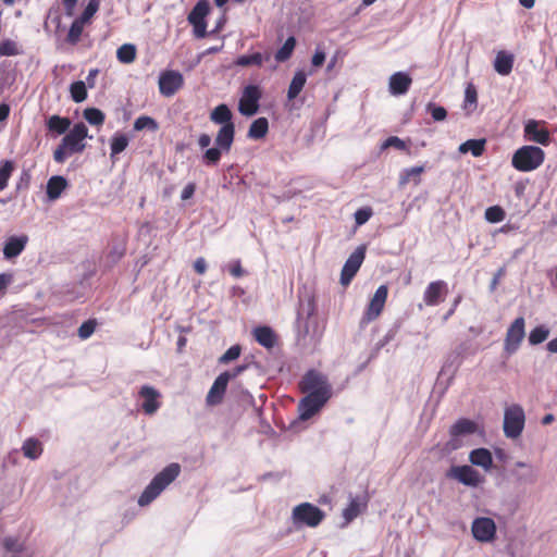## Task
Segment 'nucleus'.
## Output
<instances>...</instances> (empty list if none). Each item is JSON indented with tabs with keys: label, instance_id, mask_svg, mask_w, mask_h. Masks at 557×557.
Wrapping results in <instances>:
<instances>
[{
	"label": "nucleus",
	"instance_id": "nucleus-1",
	"mask_svg": "<svg viewBox=\"0 0 557 557\" xmlns=\"http://www.w3.org/2000/svg\"><path fill=\"white\" fill-rule=\"evenodd\" d=\"M233 113L231 109L221 103L210 113V120L214 124L221 125L215 136V145L230 152L235 138V124L232 121Z\"/></svg>",
	"mask_w": 557,
	"mask_h": 557
},
{
	"label": "nucleus",
	"instance_id": "nucleus-2",
	"mask_svg": "<svg viewBox=\"0 0 557 557\" xmlns=\"http://www.w3.org/2000/svg\"><path fill=\"white\" fill-rule=\"evenodd\" d=\"M181 472L178 463H170L161 472H159L144 490L138 498L139 506H147L154 500L161 492L169 486Z\"/></svg>",
	"mask_w": 557,
	"mask_h": 557
},
{
	"label": "nucleus",
	"instance_id": "nucleus-3",
	"mask_svg": "<svg viewBox=\"0 0 557 557\" xmlns=\"http://www.w3.org/2000/svg\"><path fill=\"white\" fill-rule=\"evenodd\" d=\"M545 152L536 146H522L515 151L511 164L520 172H531L543 164Z\"/></svg>",
	"mask_w": 557,
	"mask_h": 557
},
{
	"label": "nucleus",
	"instance_id": "nucleus-4",
	"mask_svg": "<svg viewBox=\"0 0 557 557\" xmlns=\"http://www.w3.org/2000/svg\"><path fill=\"white\" fill-rule=\"evenodd\" d=\"M525 424V413L518 404H512L505 409L503 430L507 438L516 440L521 436Z\"/></svg>",
	"mask_w": 557,
	"mask_h": 557
},
{
	"label": "nucleus",
	"instance_id": "nucleus-5",
	"mask_svg": "<svg viewBox=\"0 0 557 557\" xmlns=\"http://www.w3.org/2000/svg\"><path fill=\"white\" fill-rule=\"evenodd\" d=\"M325 518V512L311 503H301L294 507L292 519L297 527H318Z\"/></svg>",
	"mask_w": 557,
	"mask_h": 557
},
{
	"label": "nucleus",
	"instance_id": "nucleus-6",
	"mask_svg": "<svg viewBox=\"0 0 557 557\" xmlns=\"http://www.w3.org/2000/svg\"><path fill=\"white\" fill-rule=\"evenodd\" d=\"M299 388L306 394H324L325 396H332V386L329 383L326 375L317 371L309 370L305 373L299 382Z\"/></svg>",
	"mask_w": 557,
	"mask_h": 557
},
{
	"label": "nucleus",
	"instance_id": "nucleus-7",
	"mask_svg": "<svg viewBox=\"0 0 557 557\" xmlns=\"http://www.w3.org/2000/svg\"><path fill=\"white\" fill-rule=\"evenodd\" d=\"M262 98V90L258 85L244 87L239 101L238 111L244 116H252L259 111V102Z\"/></svg>",
	"mask_w": 557,
	"mask_h": 557
},
{
	"label": "nucleus",
	"instance_id": "nucleus-8",
	"mask_svg": "<svg viewBox=\"0 0 557 557\" xmlns=\"http://www.w3.org/2000/svg\"><path fill=\"white\" fill-rule=\"evenodd\" d=\"M388 296V287L387 285H381L375 290L373 297L371 298L369 305L367 306L362 318L361 324L367 325L374 320H376L384 310L386 300Z\"/></svg>",
	"mask_w": 557,
	"mask_h": 557
},
{
	"label": "nucleus",
	"instance_id": "nucleus-9",
	"mask_svg": "<svg viewBox=\"0 0 557 557\" xmlns=\"http://www.w3.org/2000/svg\"><path fill=\"white\" fill-rule=\"evenodd\" d=\"M332 396L312 393L307 394L298 404L299 419L306 421L312 418L329 401Z\"/></svg>",
	"mask_w": 557,
	"mask_h": 557
},
{
	"label": "nucleus",
	"instance_id": "nucleus-10",
	"mask_svg": "<svg viewBox=\"0 0 557 557\" xmlns=\"http://www.w3.org/2000/svg\"><path fill=\"white\" fill-rule=\"evenodd\" d=\"M364 258L366 246L357 247L356 250L348 257L341 273V284L343 286H348L350 284L359 271Z\"/></svg>",
	"mask_w": 557,
	"mask_h": 557
},
{
	"label": "nucleus",
	"instance_id": "nucleus-11",
	"mask_svg": "<svg viewBox=\"0 0 557 557\" xmlns=\"http://www.w3.org/2000/svg\"><path fill=\"white\" fill-rule=\"evenodd\" d=\"M496 530L495 521L488 517L475 518L471 525L473 537L481 543L493 542L496 537Z\"/></svg>",
	"mask_w": 557,
	"mask_h": 557
},
{
	"label": "nucleus",
	"instance_id": "nucleus-12",
	"mask_svg": "<svg viewBox=\"0 0 557 557\" xmlns=\"http://www.w3.org/2000/svg\"><path fill=\"white\" fill-rule=\"evenodd\" d=\"M524 327L525 321L523 317L516 318L509 325L504 341V348L508 354H513L519 348L525 335Z\"/></svg>",
	"mask_w": 557,
	"mask_h": 557
},
{
	"label": "nucleus",
	"instance_id": "nucleus-13",
	"mask_svg": "<svg viewBox=\"0 0 557 557\" xmlns=\"http://www.w3.org/2000/svg\"><path fill=\"white\" fill-rule=\"evenodd\" d=\"M447 479H454L467 486L475 487L482 482L481 474L470 466H453L446 471Z\"/></svg>",
	"mask_w": 557,
	"mask_h": 557
},
{
	"label": "nucleus",
	"instance_id": "nucleus-14",
	"mask_svg": "<svg viewBox=\"0 0 557 557\" xmlns=\"http://www.w3.org/2000/svg\"><path fill=\"white\" fill-rule=\"evenodd\" d=\"M159 90L162 96L172 97L184 85L183 75L173 70L163 71L159 76Z\"/></svg>",
	"mask_w": 557,
	"mask_h": 557
},
{
	"label": "nucleus",
	"instance_id": "nucleus-15",
	"mask_svg": "<svg viewBox=\"0 0 557 557\" xmlns=\"http://www.w3.org/2000/svg\"><path fill=\"white\" fill-rule=\"evenodd\" d=\"M88 136L87 126L79 122L73 126V128L62 138L61 143L63 146L70 149V151L82 152L85 148L83 140Z\"/></svg>",
	"mask_w": 557,
	"mask_h": 557
},
{
	"label": "nucleus",
	"instance_id": "nucleus-16",
	"mask_svg": "<svg viewBox=\"0 0 557 557\" xmlns=\"http://www.w3.org/2000/svg\"><path fill=\"white\" fill-rule=\"evenodd\" d=\"M544 125V121L529 120L524 125V137L529 141L547 146L550 141V134Z\"/></svg>",
	"mask_w": 557,
	"mask_h": 557
},
{
	"label": "nucleus",
	"instance_id": "nucleus-17",
	"mask_svg": "<svg viewBox=\"0 0 557 557\" xmlns=\"http://www.w3.org/2000/svg\"><path fill=\"white\" fill-rule=\"evenodd\" d=\"M138 395L143 399L141 409L146 414L152 416L161 407V393L153 386H141Z\"/></svg>",
	"mask_w": 557,
	"mask_h": 557
},
{
	"label": "nucleus",
	"instance_id": "nucleus-18",
	"mask_svg": "<svg viewBox=\"0 0 557 557\" xmlns=\"http://www.w3.org/2000/svg\"><path fill=\"white\" fill-rule=\"evenodd\" d=\"M448 294V286L445 281L437 280L431 282L424 293H423V301L429 307H434L440 305Z\"/></svg>",
	"mask_w": 557,
	"mask_h": 557
},
{
	"label": "nucleus",
	"instance_id": "nucleus-19",
	"mask_svg": "<svg viewBox=\"0 0 557 557\" xmlns=\"http://www.w3.org/2000/svg\"><path fill=\"white\" fill-rule=\"evenodd\" d=\"M227 377L226 375H219L211 388L209 389L208 392V395H207V404L210 405V406H215V405H219L222 403L223 398H224V395H225V392H226V388H227Z\"/></svg>",
	"mask_w": 557,
	"mask_h": 557
},
{
	"label": "nucleus",
	"instance_id": "nucleus-20",
	"mask_svg": "<svg viewBox=\"0 0 557 557\" xmlns=\"http://www.w3.org/2000/svg\"><path fill=\"white\" fill-rule=\"evenodd\" d=\"M412 83L411 77L403 72H396L389 77V91L392 95H405Z\"/></svg>",
	"mask_w": 557,
	"mask_h": 557
},
{
	"label": "nucleus",
	"instance_id": "nucleus-21",
	"mask_svg": "<svg viewBox=\"0 0 557 557\" xmlns=\"http://www.w3.org/2000/svg\"><path fill=\"white\" fill-rule=\"evenodd\" d=\"M28 242V237L26 235L22 236H11L4 244L3 247V256L5 259H12L22 253L25 249L26 244Z\"/></svg>",
	"mask_w": 557,
	"mask_h": 557
},
{
	"label": "nucleus",
	"instance_id": "nucleus-22",
	"mask_svg": "<svg viewBox=\"0 0 557 557\" xmlns=\"http://www.w3.org/2000/svg\"><path fill=\"white\" fill-rule=\"evenodd\" d=\"M513 55L511 53H507L505 51H499L496 54L495 61H494V69L495 71L503 75H509L512 71L513 66Z\"/></svg>",
	"mask_w": 557,
	"mask_h": 557
},
{
	"label": "nucleus",
	"instance_id": "nucleus-23",
	"mask_svg": "<svg viewBox=\"0 0 557 557\" xmlns=\"http://www.w3.org/2000/svg\"><path fill=\"white\" fill-rule=\"evenodd\" d=\"M67 187V181L60 175H55L49 178L47 183V196L50 200H57L61 194Z\"/></svg>",
	"mask_w": 557,
	"mask_h": 557
},
{
	"label": "nucleus",
	"instance_id": "nucleus-24",
	"mask_svg": "<svg viewBox=\"0 0 557 557\" xmlns=\"http://www.w3.org/2000/svg\"><path fill=\"white\" fill-rule=\"evenodd\" d=\"M469 460L474 466L488 470L493 465V456L486 448H476L470 453Z\"/></svg>",
	"mask_w": 557,
	"mask_h": 557
},
{
	"label": "nucleus",
	"instance_id": "nucleus-25",
	"mask_svg": "<svg viewBox=\"0 0 557 557\" xmlns=\"http://www.w3.org/2000/svg\"><path fill=\"white\" fill-rule=\"evenodd\" d=\"M270 60V54H262L261 52H255L252 54H243L239 55L235 61L234 65L240 66V67H247V66H261L264 61Z\"/></svg>",
	"mask_w": 557,
	"mask_h": 557
},
{
	"label": "nucleus",
	"instance_id": "nucleus-26",
	"mask_svg": "<svg viewBox=\"0 0 557 557\" xmlns=\"http://www.w3.org/2000/svg\"><path fill=\"white\" fill-rule=\"evenodd\" d=\"M253 337L258 344L265 348H272L275 344V333L269 326H258L253 330Z\"/></svg>",
	"mask_w": 557,
	"mask_h": 557
},
{
	"label": "nucleus",
	"instance_id": "nucleus-27",
	"mask_svg": "<svg viewBox=\"0 0 557 557\" xmlns=\"http://www.w3.org/2000/svg\"><path fill=\"white\" fill-rule=\"evenodd\" d=\"M476 430V424L472 420L469 419H459L456 421L451 428H450V435L454 437L465 435V434H472Z\"/></svg>",
	"mask_w": 557,
	"mask_h": 557
},
{
	"label": "nucleus",
	"instance_id": "nucleus-28",
	"mask_svg": "<svg viewBox=\"0 0 557 557\" xmlns=\"http://www.w3.org/2000/svg\"><path fill=\"white\" fill-rule=\"evenodd\" d=\"M71 126V120L69 117H63L60 115H51L47 120V127L50 132L55 133L57 135L64 134Z\"/></svg>",
	"mask_w": 557,
	"mask_h": 557
},
{
	"label": "nucleus",
	"instance_id": "nucleus-29",
	"mask_svg": "<svg viewBox=\"0 0 557 557\" xmlns=\"http://www.w3.org/2000/svg\"><path fill=\"white\" fill-rule=\"evenodd\" d=\"M485 139H468L459 146V152H471L473 157H480L485 150Z\"/></svg>",
	"mask_w": 557,
	"mask_h": 557
},
{
	"label": "nucleus",
	"instance_id": "nucleus-30",
	"mask_svg": "<svg viewBox=\"0 0 557 557\" xmlns=\"http://www.w3.org/2000/svg\"><path fill=\"white\" fill-rule=\"evenodd\" d=\"M269 131V122L265 117H259L255 120L248 129V137L251 139L263 138Z\"/></svg>",
	"mask_w": 557,
	"mask_h": 557
},
{
	"label": "nucleus",
	"instance_id": "nucleus-31",
	"mask_svg": "<svg viewBox=\"0 0 557 557\" xmlns=\"http://www.w3.org/2000/svg\"><path fill=\"white\" fill-rule=\"evenodd\" d=\"M210 12V5L208 1L200 0L196 3V5L193 8L191 12L188 14V22L195 23V22H206V16Z\"/></svg>",
	"mask_w": 557,
	"mask_h": 557
},
{
	"label": "nucleus",
	"instance_id": "nucleus-32",
	"mask_svg": "<svg viewBox=\"0 0 557 557\" xmlns=\"http://www.w3.org/2000/svg\"><path fill=\"white\" fill-rule=\"evenodd\" d=\"M366 507L367 502H361L358 497L352 498L348 506L344 509L343 517L347 522H350L357 518Z\"/></svg>",
	"mask_w": 557,
	"mask_h": 557
},
{
	"label": "nucleus",
	"instance_id": "nucleus-33",
	"mask_svg": "<svg viewBox=\"0 0 557 557\" xmlns=\"http://www.w3.org/2000/svg\"><path fill=\"white\" fill-rule=\"evenodd\" d=\"M22 450L25 457L34 460L39 458L44 449L41 443L38 440L29 437L24 442Z\"/></svg>",
	"mask_w": 557,
	"mask_h": 557
},
{
	"label": "nucleus",
	"instance_id": "nucleus-34",
	"mask_svg": "<svg viewBox=\"0 0 557 557\" xmlns=\"http://www.w3.org/2000/svg\"><path fill=\"white\" fill-rule=\"evenodd\" d=\"M306 82H307L306 74L304 72H297L294 75V77L289 84V87L287 90V98L289 100L295 99L302 90Z\"/></svg>",
	"mask_w": 557,
	"mask_h": 557
},
{
	"label": "nucleus",
	"instance_id": "nucleus-35",
	"mask_svg": "<svg viewBox=\"0 0 557 557\" xmlns=\"http://www.w3.org/2000/svg\"><path fill=\"white\" fill-rule=\"evenodd\" d=\"M296 47L295 37L290 36L286 39L283 46L275 52L274 59L276 62L282 63L290 59Z\"/></svg>",
	"mask_w": 557,
	"mask_h": 557
},
{
	"label": "nucleus",
	"instance_id": "nucleus-36",
	"mask_svg": "<svg viewBox=\"0 0 557 557\" xmlns=\"http://www.w3.org/2000/svg\"><path fill=\"white\" fill-rule=\"evenodd\" d=\"M424 172V166H412L410 169H406L400 174L399 184L407 185L410 181H413L416 185H419L421 180L420 175Z\"/></svg>",
	"mask_w": 557,
	"mask_h": 557
},
{
	"label": "nucleus",
	"instance_id": "nucleus-37",
	"mask_svg": "<svg viewBox=\"0 0 557 557\" xmlns=\"http://www.w3.org/2000/svg\"><path fill=\"white\" fill-rule=\"evenodd\" d=\"M116 58L124 64L134 62L136 59V47L132 44L122 45L116 51Z\"/></svg>",
	"mask_w": 557,
	"mask_h": 557
},
{
	"label": "nucleus",
	"instance_id": "nucleus-38",
	"mask_svg": "<svg viewBox=\"0 0 557 557\" xmlns=\"http://www.w3.org/2000/svg\"><path fill=\"white\" fill-rule=\"evenodd\" d=\"M15 170V164L11 160H4L0 163V191L8 186V182Z\"/></svg>",
	"mask_w": 557,
	"mask_h": 557
},
{
	"label": "nucleus",
	"instance_id": "nucleus-39",
	"mask_svg": "<svg viewBox=\"0 0 557 557\" xmlns=\"http://www.w3.org/2000/svg\"><path fill=\"white\" fill-rule=\"evenodd\" d=\"M476 103H478V91H476V87L474 86V84L472 83H469L467 86H466V89H465V102H463V108L466 110H469V112H472L473 109L476 108Z\"/></svg>",
	"mask_w": 557,
	"mask_h": 557
},
{
	"label": "nucleus",
	"instance_id": "nucleus-40",
	"mask_svg": "<svg viewBox=\"0 0 557 557\" xmlns=\"http://www.w3.org/2000/svg\"><path fill=\"white\" fill-rule=\"evenodd\" d=\"M71 98L74 102L79 103L87 98V88L83 81H77L70 86Z\"/></svg>",
	"mask_w": 557,
	"mask_h": 557
},
{
	"label": "nucleus",
	"instance_id": "nucleus-41",
	"mask_svg": "<svg viewBox=\"0 0 557 557\" xmlns=\"http://www.w3.org/2000/svg\"><path fill=\"white\" fill-rule=\"evenodd\" d=\"M84 26H85L84 22H82L78 18H75L69 29V33L66 36V41L73 46L76 45L82 37Z\"/></svg>",
	"mask_w": 557,
	"mask_h": 557
},
{
	"label": "nucleus",
	"instance_id": "nucleus-42",
	"mask_svg": "<svg viewBox=\"0 0 557 557\" xmlns=\"http://www.w3.org/2000/svg\"><path fill=\"white\" fill-rule=\"evenodd\" d=\"M223 152L226 151L219 146L208 148L202 154V161L206 165H216L220 162Z\"/></svg>",
	"mask_w": 557,
	"mask_h": 557
},
{
	"label": "nucleus",
	"instance_id": "nucleus-43",
	"mask_svg": "<svg viewBox=\"0 0 557 557\" xmlns=\"http://www.w3.org/2000/svg\"><path fill=\"white\" fill-rule=\"evenodd\" d=\"M84 117L89 124L100 126L103 124L106 116L103 112L97 108H87L84 111Z\"/></svg>",
	"mask_w": 557,
	"mask_h": 557
},
{
	"label": "nucleus",
	"instance_id": "nucleus-44",
	"mask_svg": "<svg viewBox=\"0 0 557 557\" xmlns=\"http://www.w3.org/2000/svg\"><path fill=\"white\" fill-rule=\"evenodd\" d=\"M21 53L17 42L12 39H4L0 44V57H14Z\"/></svg>",
	"mask_w": 557,
	"mask_h": 557
},
{
	"label": "nucleus",
	"instance_id": "nucleus-45",
	"mask_svg": "<svg viewBox=\"0 0 557 557\" xmlns=\"http://www.w3.org/2000/svg\"><path fill=\"white\" fill-rule=\"evenodd\" d=\"M548 335H549V330L546 326H544V325L536 326L529 334V343L531 345H539V344L543 343L544 341H546Z\"/></svg>",
	"mask_w": 557,
	"mask_h": 557
},
{
	"label": "nucleus",
	"instance_id": "nucleus-46",
	"mask_svg": "<svg viewBox=\"0 0 557 557\" xmlns=\"http://www.w3.org/2000/svg\"><path fill=\"white\" fill-rule=\"evenodd\" d=\"M485 219L490 223H499L505 216L506 212L500 206H492L485 210Z\"/></svg>",
	"mask_w": 557,
	"mask_h": 557
},
{
	"label": "nucleus",
	"instance_id": "nucleus-47",
	"mask_svg": "<svg viewBox=\"0 0 557 557\" xmlns=\"http://www.w3.org/2000/svg\"><path fill=\"white\" fill-rule=\"evenodd\" d=\"M128 145V138L125 135H114L111 140V156L123 152Z\"/></svg>",
	"mask_w": 557,
	"mask_h": 557
},
{
	"label": "nucleus",
	"instance_id": "nucleus-48",
	"mask_svg": "<svg viewBox=\"0 0 557 557\" xmlns=\"http://www.w3.org/2000/svg\"><path fill=\"white\" fill-rule=\"evenodd\" d=\"M99 5H100L99 0H89L88 4L84 9L83 13L77 18L81 20L82 22H84L85 24L89 23L91 17L99 10Z\"/></svg>",
	"mask_w": 557,
	"mask_h": 557
},
{
	"label": "nucleus",
	"instance_id": "nucleus-49",
	"mask_svg": "<svg viewBox=\"0 0 557 557\" xmlns=\"http://www.w3.org/2000/svg\"><path fill=\"white\" fill-rule=\"evenodd\" d=\"M97 327V321L95 319H89L85 321L77 330V335L81 339L89 338Z\"/></svg>",
	"mask_w": 557,
	"mask_h": 557
},
{
	"label": "nucleus",
	"instance_id": "nucleus-50",
	"mask_svg": "<svg viewBox=\"0 0 557 557\" xmlns=\"http://www.w3.org/2000/svg\"><path fill=\"white\" fill-rule=\"evenodd\" d=\"M145 128L156 131L158 128V124L152 117L147 116V115H141L135 120L134 129L143 131Z\"/></svg>",
	"mask_w": 557,
	"mask_h": 557
},
{
	"label": "nucleus",
	"instance_id": "nucleus-51",
	"mask_svg": "<svg viewBox=\"0 0 557 557\" xmlns=\"http://www.w3.org/2000/svg\"><path fill=\"white\" fill-rule=\"evenodd\" d=\"M242 347L239 345L231 346L220 358L219 363L227 364L240 356Z\"/></svg>",
	"mask_w": 557,
	"mask_h": 557
},
{
	"label": "nucleus",
	"instance_id": "nucleus-52",
	"mask_svg": "<svg viewBox=\"0 0 557 557\" xmlns=\"http://www.w3.org/2000/svg\"><path fill=\"white\" fill-rule=\"evenodd\" d=\"M389 147H394L398 150H406L410 154V150H408L406 143L397 136H391L382 144V149Z\"/></svg>",
	"mask_w": 557,
	"mask_h": 557
},
{
	"label": "nucleus",
	"instance_id": "nucleus-53",
	"mask_svg": "<svg viewBox=\"0 0 557 557\" xmlns=\"http://www.w3.org/2000/svg\"><path fill=\"white\" fill-rule=\"evenodd\" d=\"M3 547L7 552L21 553L24 547L16 537L8 536L3 540Z\"/></svg>",
	"mask_w": 557,
	"mask_h": 557
},
{
	"label": "nucleus",
	"instance_id": "nucleus-54",
	"mask_svg": "<svg viewBox=\"0 0 557 557\" xmlns=\"http://www.w3.org/2000/svg\"><path fill=\"white\" fill-rule=\"evenodd\" d=\"M72 153L74 152L70 151L69 148H66L65 146H63L62 143H60V145L53 151V159L58 163H63Z\"/></svg>",
	"mask_w": 557,
	"mask_h": 557
},
{
	"label": "nucleus",
	"instance_id": "nucleus-55",
	"mask_svg": "<svg viewBox=\"0 0 557 557\" xmlns=\"http://www.w3.org/2000/svg\"><path fill=\"white\" fill-rule=\"evenodd\" d=\"M428 110L430 111L434 121H444L447 116V111L444 107L434 106L433 103H429Z\"/></svg>",
	"mask_w": 557,
	"mask_h": 557
},
{
	"label": "nucleus",
	"instance_id": "nucleus-56",
	"mask_svg": "<svg viewBox=\"0 0 557 557\" xmlns=\"http://www.w3.org/2000/svg\"><path fill=\"white\" fill-rule=\"evenodd\" d=\"M372 215L371 208H361L355 212V221L358 225H362L369 221Z\"/></svg>",
	"mask_w": 557,
	"mask_h": 557
},
{
	"label": "nucleus",
	"instance_id": "nucleus-57",
	"mask_svg": "<svg viewBox=\"0 0 557 557\" xmlns=\"http://www.w3.org/2000/svg\"><path fill=\"white\" fill-rule=\"evenodd\" d=\"M247 368H248L247 364H239V366L235 367L234 369H232L231 371L222 372L221 375H226L227 383H228L231 380L239 376L244 371L247 370Z\"/></svg>",
	"mask_w": 557,
	"mask_h": 557
},
{
	"label": "nucleus",
	"instance_id": "nucleus-58",
	"mask_svg": "<svg viewBox=\"0 0 557 557\" xmlns=\"http://www.w3.org/2000/svg\"><path fill=\"white\" fill-rule=\"evenodd\" d=\"M194 26V34L198 38H202L207 34V22L190 23Z\"/></svg>",
	"mask_w": 557,
	"mask_h": 557
},
{
	"label": "nucleus",
	"instance_id": "nucleus-59",
	"mask_svg": "<svg viewBox=\"0 0 557 557\" xmlns=\"http://www.w3.org/2000/svg\"><path fill=\"white\" fill-rule=\"evenodd\" d=\"M228 270H230V274L234 277H242L245 274V271H244L239 260L233 262L230 265Z\"/></svg>",
	"mask_w": 557,
	"mask_h": 557
},
{
	"label": "nucleus",
	"instance_id": "nucleus-60",
	"mask_svg": "<svg viewBox=\"0 0 557 557\" xmlns=\"http://www.w3.org/2000/svg\"><path fill=\"white\" fill-rule=\"evenodd\" d=\"M195 190H196L195 183H188L182 190L181 199L187 200V199L191 198L195 194Z\"/></svg>",
	"mask_w": 557,
	"mask_h": 557
},
{
	"label": "nucleus",
	"instance_id": "nucleus-61",
	"mask_svg": "<svg viewBox=\"0 0 557 557\" xmlns=\"http://www.w3.org/2000/svg\"><path fill=\"white\" fill-rule=\"evenodd\" d=\"M12 282V275L8 273L0 274V296L5 292L7 287Z\"/></svg>",
	"mask_w": 557,
	"mask_h": 557
},
{
	"label": "nucleus",
	"instance_id": "nucleus-62",
	"mask_svg": "<svg viewBox=\"0 0 557 557\" xmlns=\"http://www.w3.org/2000/svg\"><path fill=\"white\" fill-rule=\"evenodd\" d=\"M325 61V53L321 50H317L312 57V65L315 67L321 66Z\"/></svg>",
	"mask_w": 557,
	"mask_h": 557
},
{
	"label": "nucleus",
	"instance_id": "nucleus-63",
	"mask_svg": "<svg viewBox=\"0 0 557 557\" xmlns=\"http://www.w3.org/2000/svg\"><path fill=\"white\" fill-rule=\"evenodd\" d=\"M194 269L198 274H203L207 271V263L203 258H198L194 262Z\"/></svg>",
	"mask_w": 557,
	"mask_h": 557
},
{
	"label": "nucleus",
	"instance_id": "nucleus-64",
	"mask_svg": "<svg viewBox=\"0 0 557 557\" xmlns=\"http://www.w3.org/2000/svg\"><path fill=\"white\" fill-rule=\"evenodd\" d=\"M461 299H462V296L461 295H458L454 301H453V305L450 307V309L446 312V314L444 315V320H447L449 319L456 311L458 305L461 302Z\"/></svg>",
	"mask_w": 557,
	"mask_h": 557
}]
</instances>
